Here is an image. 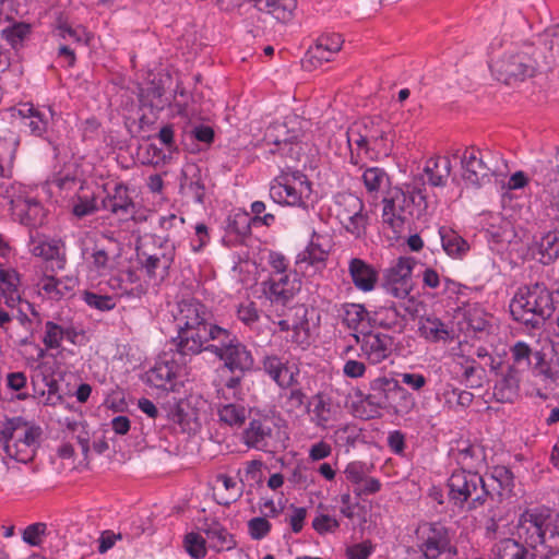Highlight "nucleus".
<instances>
[{"label":"nucleus","mask_w":559,"mask_h":559,"mask_svg":"<svg viewBox=\"0 0 559 559\" xmlns=\"http://www.w3.org/2000/svg\"><path fill=\"white\" fill-rule=\"evenodd\" d=\"M174 319L177 335L169 341L173 362L186 365L192 357L206 352L222 361L223 367L231 373L253 368L251 352L234 332L216 324L212 320V312L200 300H180Z\"/></svg>","instance_id":"1"},{"label":"nucleus","mask_w":559,"mask_h":559,"mask_svg":"<svg viewBox=\"0 0 559 559\" xmlns=\"http://www.w3.org/2000/svg\"><path fill=\"white\" fill-rule=\"evenodd\" d=\"M514 320L539 329L555 312V301L550 289L543 282L520 287L510 304Z\"/></svg>","instance_id":"2"},{"label":"nucleus","mask_w":559,"mask_h":559,"mask_svg":"<svg viewBox=\"0 0 559 559\" xmlns=\"http://www.w3.org/2000/svg\"><path fill=\"white\" fill-rule=\"evenodd\" d=\"M516 536L528 547L559 549V513L550 509L526 510L519 518Z\"/></svg>","instance_id":"3"},{"label":"nucleus","mask_w":559,"mask_h":559,"mask_svg":"<svg viewBox=\"0 0 559 559\" xmlns=\"http://www.w3.org/2000/svg\"><path fill=\"white\" fill-rule=\"evenodd\" d=\"M492 70L499 81L511 85L534 76L536 63L527 53L519 52L497 61Z\"/></svg>","instance_id":"4"},{"label":"nucleus","mask_w":559,"mask_h":559,"mask_svg":"<svg viewBox=\"0 0 559 559\" xmlns=\"http://www.w3.org/2000/svg\"><path fill=\"white\" fill-rule=\"evenodd\" d=\"M282 332L287 342L294 343L298 346L309 345V323L307 320V308L297 304L282 310Z\"/></svg>","instance_id":"5"},{"label":"nucleus","mask_w":559,"mask_h":559,"mask_svg":"<svg viewBox=\"0 0 559 559\" xmlns=\"http://www.w3.org/2000/svg\"><path fill=\"white\" fill-rule=\"evenodd\" d=\"M354 336L356 343L360 344L361 355L372 365L382 362L392 354L394 340L388 334L361 330V336Z\"/></svg>","instance_id":"6"},{"label":"nucleus","mask_w":559,"mask_h":559,"mask_svg":"<svg viewBox=\"0 0 559 559\" xmlns=\"http://www.w3.org/2000/svg\"><path fill=\"white\" fill-rule=\"evenodd\" d=\"M27 247L33 255L46 261H55L57 269H64L67 262L64 243L60 239L48 240L38 230H29Z\"/></svg>","instance_id":"7"},{"label":"nucleus","mask_w":559,"mask_h":559,"mask_svg":"<svg viewBox=\"0 0 559 559\" xmlns=\"http://www.w3.org/2000/svg\"><path fill=\"white\" fill-rule=\"evenodd\" d=\"M167 243V241H165ZM162 252L148 254L145 251L138 252L139 263L150 280H165L175 260V246L159 245Z\"/></svg>","instance_id":"8"},{"label":"nucleus","mask_w":559,"mask_h":559,"mask_svg":"<svg viewBox=\"0 0 559 559\" xmlns=\"http://www.w3.org/2000/svg\"><path fill=\"white\" fill-rule=\"evenodd\" d=\"M43 430L39 426L29 424L21 416L7 418L0 429V443L2 445L13 442H35L40 440Z\"/></svg>","instance_id":"9"},{"label":"nucleus","mask_w":559,"mask_h":559,"mask_svg":"<svg viewBox=\"0 0 559 559\" xmlns=\"http://www.w3.org/2000/svg\"><path fill=\"white\" fill-rule=\"evenodd\" d=\"M462 178L465 182L479 188L485 180H490V168L480 156V148L467 146L461 157Z\"/></svg>","instance_id":"10"},{"label":"nucleus","mask_w":559,"mask_h":559,"mask_svg":"<svg viewBox=\"0 0 559 559\" xmlns=\"http://www.w3.org/2000/svg\"><path fill=\"white\" fill-rule=\"evenodd\" d=\"M477 473L465 469L454 471L448 479L449 500L454 507L463 509L471 500V490L475 488Z\"/></svg>","instance_id":"11"},{"label":"nucleus","mask_w":559,"mask_h":559,"mask_svg":"<svg viewBox=\"0 0 559 559\" xmlns=\"http://www.w3.org/2000/svg\"><path fill=\"white\" fill-rule=\"evenodd\" d=\"M255 219L247 212H237L229 215L226 219L225 235L222 238L223 245L227 248L243 245L251 235V225Z\"/></svg>","instance_id":"12"},{"label":"nucleus","mask_w":559,"mask_h":559,"mask_svg":"<svg viewBox=\"0 0 559 559\" xmlns=\"http://www.w3.org/2000/svg\"><path fill=\"white\" fill-rule=\"evenodd\" d=\"M419 548L435 559H438L441 554L447 551L456 554V548L451 546V537L448 527L438 522L428 525Z\"/></svg>","instance_id":"13"},{"label":"nucleus","mask_w":559,"mask_h":559,"mask_svg":"<svg viewBox=\"0 0 559 559\" xmlns=\"http://www.w3.org/2000/svg\"><path fill=\"white\" fill-rule=\"evenodd\" d=\"M282 188H284L287 199L282 201V205L304 206L305 202L301 194L310 189V182L307 176L300 170H292L287 166V171L282 169Z\"/></svg>","instance_id":"14"},{"label":"nucleus","mask_w":559,"mask_h":559,"mask_svg":"<svg viewBox=\"0 0 559 559\" xmlns=\"http://www.w3.org/2000/svg\"><path fill=\"white\" fill-rule=\"evenodd\" d=\"M376 326L403 332L406 326L405 313L396 304L379 307L368 318V329Z\"/></svg>","instance_id":"15"},{"label":"nucleus","mask_w":559,"mask_h":559,"mask_svg":"<svg viewBox=\"0 0 559 559\" xmlns=\"http://www.w3.org/2000/svg\"><path fill=\"white\" fill-rule=\"evenodd\" d=\"M111 289L118 290L121 297L141 298L146 288L135 271L128 269L121 271L118 275L111 276L108 281Z\"/></svg>","instance_id":"16"},{"label":"nucleus","mask_w":559,"mask_h":559,"mask_svg":"<svg viewBox=\"0 0 559 559\" xmlns=\"http://www.w3.org/2000/svg\"><path fill=\"white\" fill-rule=\"evenodd\" d=\"M20 135L11 129H0V177H10L14 165Z\"/></svg>","instance_id":"17"},{"label":"nucleus","mask_w":559,"mask_h":559,"mask_svg":"<svg viewBox=\"0 0 559 559\" xmlns=\"http://www.w3.org/2000/svg\"><path fill=\"white\" fill-rule=\"evenodd\" d=\"M13 214L19 216L21 224L29 227V230H37V227L44 224L47 215L39 201L27 197L19 201Z\"/></svg>","instance_id":"18"},{"label":"nucleus","mask_w":559,"mask_h":559,"mask_svg":"<svg viewBox=\"0 0 559 559\" xmlns=\"http://www.w3.org/2000/svg\"><path fill=\"white\" fill-rule=\"evenodd\" d=\"M396 379L379 377L370 382L369 393L364 397V402L369 406L390 409V397L396 385Z\"/></svg>","instance_id":"19"},{"label":"nucleus","mask_w":559,"mask_h":559,"mask_svg":"<svg viewBox=\"0 0 559 559\" xmlns=\"http://www.w3.org/2000/svg\"><path fill=\"white\" fill-rule=\"evenodd\" d=\"M500 374L501 379L493 388V396L499 403H513L519 396L522 372L507 367V370Z\"/></svg>","instance_id":"20"},{"label":"nucleus","mask_w":559,"mask_h":559,"mask_svg":"<svg viewBox=\"0 0 559 559\" xmlns=\"http://www.w3.org/2000/svg\"><path fill=\"white\" fill-rule=\"evenodd\" d=\"M104 210L112 214L132 215L134 212V202L129 195V189L123 183H116L112 192L108 193L102 201Z\"/></svg>","instance_id":"21"},{"label":"nucleus","mask_w":559,"mask_h":559,"mask_svg":"<svg viewBox=\"0 0 559 559\" xmlns=\"http://www.w3.org/2000/svg\"><path fill=\"white\" fill-rule=\"evenodd\" d=\"M200 531L206 535L211 547L218 551L236 546L234 536L217 520H204Z\"/></svg>","instance_id":"22"},{"label":"nucleus","mask_w":559,"mask_h":559,"mask_svg":"<svg viewBox=\"0 0 559 559\" xmlns=\"http://www.w3.org/2000/svg\"><path fill=\"white\" fill-rule=\"evenodd\" d=\"M20 285L21 276L19 272L0 263V293L4 296L5 304L12 309L22 300Z\"/></svg>","instance_id":"23"},{"label":"nucleus","mask_w":559,"mask_h":559,"mask_svg":"<svg viewBox=\"0 0 559 559\" xmlns=\"http://www.w3.org/2000/svg\"><path fill=\"white\" fill-rule=\"evenodd\" d=\"M348 271L354 285L358 289L362 292L373 289L378 280V272L370 264L361 259L354 258L349 262Z\"/></svg>","instance_id":"24"},{"label":"nucleus","mask_w":559,"mask_h":559,"mask_svg":"<svg viewBox=\"0 0 559 559\" xmlns=\"http://www.w3.org/2000/svg\"><path fill=\"white\" fill-rule=\"evenodd\" d=\"M419 332L426 340L437 343L453 340L452 331L448 325L433 314L419 318Z\"/></svg>","instance_id":"25"},{"label":"nucleus","mask_w":559,"mask_h":559,"mask_svg":"<svg viewBox=\"0 0 559 559\" xmlns=\"http://www.w3.org/2000/svg\"><path fill=\"white\" fill-rule=\"evenodd\" d=\"M536 251L542 264L549 265L555 262L559 258V230L554 229L545 233L536 241Z\"/></svg>","instance_id":"26"},{"label":"nucleus","mask_w":559,"mask_h":559,"mask_svg":"<svg viewBox=\"0 0 559 559\" xmlns=\"http://www.w3.org/2000/svg\"><path fill=\"white\" fill-rule=\"evenodd\" d=\"M164 93V87L155 83L141 88L139 93L140 109H148L154 115L160 112L166 106Z\"/></svg>","instance_id":"27"},{"label":"nucleus","mask_w":559,"mask_h":559,"mask_svg":"<svg viewBox=\"0 0 559 559\" xmlns=\"http://www.w3.org/2000/svg\"><path fill=\"white\" fill-rule=\"evenodd\" d=\"M371 311H368L365 306L359 304H345L343 306V322L348 329L354 331L361 330L368 331V318Z\"/></svg>","instance_id":"28"},{"label":"nucleus","mask_w":559,"mask_h":559,"mask_svg":"<svg viewBox=\"0 0 559 559\" xmlns=\"http://www.w3.org/2000/svg\"><path fill=\"white\" fill-rule=\"evenodd\" d=\"M439 235L442 248L451 257H462L469 249L467 241L449 227H440Z\"/></svg>","instance_id":"29"},{"label":"nucleus","mask_w":559,"mask_h":559,"mask_svg":"<svg viewBox=\"0 0 559 559\" xmlns=\"http://www.w3.org/2000/svg\"><path fill=\"white\" fill-rule=\"evenodd\" d=\"M265 259L272 266L273 272L267 280L262 282V290L267 299L272 302H277L280 300V282L273 275L280 274V253L267 250Z\"/></svg>","instance_id":"30"},{"label":"nucleus","mask_w":559,"mask_h":559,"mask_svg":"<svg viewBox=\"0 0 559 559\" xmlns=\"http://www.w3.org/2000/svg\"><path fill=\"white\" fill-rule=\"evenodd\" d=\"M451 162L449 157H437L428 160L425 168L429 182L435 187H442L451 173Z\"/></svg>","instance_id":"31"},{"label":"nucleus","mask_w":559,"mask_h":559,"mask_svg":"<svg viewBox=\"0 0 559 559\" xmlns=\"http://www.w3.org/2000/svg\"><path fill=\"white\" fill-rule=\"evenodd\" d=\"M344 203L346 206L353 209V213L347 216V223L345 224V228L347 231L359 236L365 226L366 217L362 214L364 203L362 201L355 195H347L344 198Z\"/></svg>","instance_id":"32"},{"label":"nucleus","mask_w":559,"mask_h":559,"mask_svg":"<svg viewBox=\"0 0 559 559\" xmlns=\"http://www.w3.org/2000/svg\"><path fill=\"white\" fill-rule=\"evenodd\" d=\"M40 445V440L35 442H13L2 445L4 453L10 457L21 463H28L33 461L36 455V450Z\"/></svg>","instance_id":"33"},{"label":"nucleus","mask_w":559,"mask_h":559,"mask_svg":"<svg viewBox=\"0 0 559 559\" xmlns=\"http://www.w3.org/2000/svg\"><path fill=\"white\" fill-rule=\"evenodd\" d=\"M499 559H534L530 550L513 538H504L497 544Z\"/></svg>","instance_id":"34"},{"label":"nucleus","mask_w":559,"mask_h":559,"mask_svg":"<svg viewBox=\"0 0 559 559\" xmlns=\"http://www.w3.org/2000/svg\"><path fill=\"white\" fill-rule=\"evenodd\" d=\"M320 236L316 231L306 249L298 255L299 261L308 262L310 265L320 267L324 266L329 251L325 250L321 243L318 242Z\"/></svg>","instance_id":"35"},{"label":"nucleus","mask_w":559,"mask_h":559,"mask_svg":"<svg viewBox=\"0 0 559 559\" xmlns=\"http://www.w3.org/2000/svg\"><path fill=\"white\" fill-rule=\"evenodd\" d=\"M389 401L390 409H392L396 415H406L415 406L414 396L405 388H403L399 381H396V385L393 389Z\"/></svg>","instance_id":"36"},{"label":"nucleus","mask_w":559,"mask_h":559,"mask_svg":"<svg viewBox=\"0 0 559 559\" xmlns=\"http://www.w3.org/2000/svg\"><path fill=\"white\" fill-rule=\"evenodd\" d=\"M217 415L221 423L239 428L247 419V409L242 405L228 403L218 407Z\"/></svg>","instance_id":"37"},{"label":"nucleus","mask_w":559,"mask_h":559,"mask_svg":"<svg viewBox=\"0 0 559 559\" xmlns=\"http://www.w3.org/2000/svg\"><path fill=\"white\" fill-rule=\"evenodd\" d=\"M271 428L265 426L261 420L253 419L243 431V439L246 444L252 448L264 447L265 439L271 436Z\"/></svg>","instance_id":"38"},{"label":"nucleus","mask_w":559,"mask_h":559,"mask_svg":"<svg viewBox=\"0 0 559 559\" xmlns=\"http://www.w3.org/2000/svg\"><path fill=\"white\" fill-rule=\"evenodd\" d=\"M489 481L497 484L499 490L497 491V501L501 502L503 497L511 493L513 484V474L506 466H496L492 468Z\"/></svg>","instance_id":"39"},{"label":"nucleus","mask_w":559,"mask_h":559,"mask_svg":"<svg viewBox=\"0 0 559 559\" xmlns=\"http://www.w3.org/2000/svg\"><path fill=\"white\" fill-rule=\"evenodd\" d=\"M413 266L414 260L412 258L401 257L395 265L386 270L382 284H396L397 282H404V280H412Z\"/></svg>","instance_id":"40"},{"label":"nucleus","mask_w":559,"mask_h":559,"mask_svg":"<svg viewBox=\"0 0 559 559\" xmlns=\"http://www.w3.org/2000/svg\"><path fill=\"white\" fill-rule=\"evenodd\" d=\"M56 31L58 32V36L62 39L69 38L76 44H87L88 41V33L86 32V28L82 25L72 27L62 14L57 19Z\"/></svg>","instance_id":"41"},{"label":"nucleus","mask_w":559,"mask_h":559,"mask_svg":"<svg viewBox=\"0 0 559 559\" xmlns=\"http://www.w3.org/2000/svg\"><path fill=\"white\" fill-rule=\"evenodd\" d=\"M512 355V364L508 365V367L512 369H516L520 372H525L532 366V356L533 350L531 347L524 342H516L511 347Z\"/></svg>","instance_id":"42"},{"label":"nucleus","mask_w":559,"mask_h":559,"mask_svg":"<svg viewBox=\"0 0 559 559\" xmlns=\"http://www.w3.org/2000/svg\"><path fill=\"white\" fill-rule=\"evenodd\" d=\"M490 486L484 478L477 473L475 488L471 490V500L467 502L466 509L468 511L475 510L483 507L485 502L490 499L493 501V492Z\"/></svg>","instance_id":"43"},{"label":"nucleus","mask_w":559,"mask_h":559,"mask_svg":"<svg viewBox=\"0 0 559 559\" xmlns=\"http://www.w3.org/2000/svg\"><path fill=\"white\" fill-rule=\"evenodd\" d=\"M25 124L35 136L44 138L49 124V117L46 112L34 106H27V120Z\"/></svg>","instance_id":"44"},{"label":"nucleus","mask_w":559,"mask_h":559,"mask_svg":"<svg viewBox=\"0 0 559 559\" xmlns=\"http://www.w3.org/2000/svg\"><path fill=\"white\" fill-rule=\"evenodd\" d=\"M73 281H62L55 277H48L43 284V289L50 295L51 298L59 300L71 297L73 290Z\"/></svg>","instance_id":"45"},{"label":"nucleus","mask_w":559,"mask_h":559,"mask_svg":"<svg viewBox=\"0 0 559 559\" xmlns=\"http://www.w3.org/2000/svg\"><path fill=\"white\" fill-rule=\"evenodd\" d=\"M31 34V25L24 22L14 23L1 31L2 37L13 49L22 46L25 38Z\"/></svg>","instance_id":"46"},{"label":"nucleus","mask_w":559,"mask_h":559,"mask_svg":"<svg viewBox=\"0 0 559 559\" xmlns=\"http://www.w3.org/2000/svg\"><path fill=\"white\" fill-rule=\"evenodd\" d=\"M307 121L297 115H288L285 117L282 126L286 129L285 138L282 142L299 141L304 135V129Z\"/></svg>","instance_id":"47"},{"label":"nucleus","mask_w":559,"mask_h":559,"mask_svg":"<svg viewBox=\"0 0 559 559\" xmlns=\"http://www.w3.org/2000/svg\"><path fill=\"white\" fill-rule=\"evenodd\" d=\"M82 299L88 307L103 312L115 309L117 305L115 297L100 295L90 290L83 292Z\"/></svg>","instance_id":"48"},{"label":"nucleus","mask_w":559,"mask_h":559,"mask_svg":"<svg viewBox=\"0 0 559 559\" xmlns=\"http://www.w3.org/2000/svg\"><path fill=\"white\" fill-rule=\"evenodd\" d=\"M332 56V52L325 49L318 38L316 45L308 49L306 57L302 59V64L304 67H321L324 62L331 61Z\"/></svg>","instance_id":"49"},{"label":"nucleus","mask_w":559,"mask_h":559,"mask_svg":"<svg viewBox=\"0 0 559 559\" xmlns=\"http://www.w3.org/2000/svg\"><path fill=\"white\" fill-rule=\"evenodd\" d=\"M396 200H399V195L392 199H384L382 219L383 223L388 224L394 233H400L404 225V217L395 212Z\"/></svg>","instance_id":"50"},{"label":"nucleus","mask_w":559,"mask_h":559,"mask_svg":"<svg viewBox=\"0 0 559 559\" xmlns=\"http://www.w3.org/2000/svg\"><path fill=\"white\" fill-rule=\"evenodd\" d=\"M464 319L474 332H484L489 325L487 313L477 306L468 307L464 312Z\"/></svg>","instance_id":"51"},{"label":"nucleus","mask_w":559,"mask_h":559,"mask_svg":"<svg viewBox=\"0 0 559 559\" xmlns=\"http://www.w3.org/2000/svg\"><path fill=\"white\" fill-rule=\"evenodd\" d=\"M63 340V325L58 324L53 321H47L45 323V335L43 343L48 349H57L61 346Z\"/></svg>","instance_id":"52"},{"label":"nucleus","mask_w":559,"mask_h":559,"mask_svg":"<svg viewBox=\"0 0 559 559\" xmlns=\"http://www.w3.org/2000/svg\"><path fill=\"white\" fill-rule=\"evenodd\" d=\"M175 371L173 366L168 362L159 366H155L148 374V381L156 388H164L167 382H171L175 379Z\"/></svg>","instance_id":"53"},{"label":"nucleus","mask_w":559,"mask_h":559,"mask_svg":"<svg viewBox=\"0 0 559 559\" xmlns=\"http://www.w3.org/2000/svg\"><path fill=\"white\" fill-rule=\"evenodd\" d=\"M187 552L194 559H202L206 555L205 539L198 533H188L185 536Z\"/></svg>","instance_id":"54"},{"label":"nucleus","mask_w":559,"mask_h":559,"mask_svg":"<svg viewBox=\"0 0 559 559\" xmlns=\"http://www.w3.org/2000/svg\"><path fill=\"white\" fill-rule=\"evenodd\" d=\"M389 177L386 173L379 167H371L365 170L362 180L368 192H377L381 188L384 180Z\"/></svg>","instance_id":"55"},{"label":"nucleus","mask_w":559,"mask_h":559,"mask_svg":"<svg viewBox=\"0 0 559 559\" xmlns=\"http://www.w3.org/2000/svg\"><path fill=\"white\" fill-rule=\"evenodd\" d=\"M306 378L301 376L299 368L293 364L287 366L282 364V389L284 384L290 389H301L302 380Z\"/></svg>","instance_id":"56"},{"label":"nucleus","mask_w":559,"mask_h":559,"mask_svg":"<svg viewBox=\"0 0 559 559\" xmlns=\"http://www.w3.org/2000/svg\"><path fill=\"white\" fill-rule=\"evenodd\" d=\"M155 138L158 139L160 144L166 147L169 158H171L173 154L179 152L178 145L175 141V127L173 123L163 126L158 133H156Z\"/></svg>","instance_id":"57"},{"label":"nucleus","mask_w":559,"mask_h":559,"mask_svg":"<svg viewBox=\"0 0 559 559\" xmlns=\"http://www.w3.org/2000/svg\"><path fill=\"white\" fill-rule=\"evenodd\" d=\"M20 192L21 188L11 182L3 181L0 183V200H4L11 206L12 212L17 206L19 201L24 198Z\"/></svg>","instance_id":"58"},{"label":"nucleus","mask_w":559,"mask_h":559,"mask_svg":"<svg viewBox=\"0 0 559 559\" xmlns=\"http://www.w3.org/2000/svg\"><path fill=\"white\" fill-rule=\"evenodd\" d=\"M267 516L253 518L248 522L249 535L252 539H262L271 531V524L266 520Z\"/></svg>","instance_id":"59"},{"label":"nucleus","mask_w":559,"mask_h":559,"mask_svg":"<svg viewBox=\"0 0 559 559\" xmlns=\"http://www.w3.org/2000/svg\"><path fill=\"white\" fill-rule=\"evenodd\" d=\"M47 526L45 523L37 522L28 525L23 532V540L31 546H39L41 537L45 535Z\"/></svg>","instance_id":"60"},{"label":"nucleus","mask_w":559,"mask_h":559,"mask_svg":"<svg viewBox=\"0 0 559 559\" xmlns=\"http://www.w3.org/2000/svg\"><path fill=\"white\" fill-rule=\"evenodd\" d=\"M312 527L317 533L323 535L334 533L340 527V522L328 514H319L313 519Z\"/></svg>","instance_id":"61"},{"label":"nucleus","mask_w":559,"mask_h":559,"mask_svg":"<svg viewBox=\"0 0 559 559\" xmlns=\"http://www.w3.org/2000/svg\"><path fill=\"white\" fill-rule=\"evenodd\" d=\"M91 259L93 269L96 270L98 273L103 272L108 267V251L97 242H95L94 247L92 248Z\"/></svg>","instance_id":"62"},{"label":"nucleus","mask_w":559,"mask_h":559,"mask_svg":"<svg viewBox=\"0 0 559 559\" xmlns=\"http://www.w3.org/2000/svg\"><path fill=\"white\" fill-rule=\"evenodd\" d=\"M190 133L194 140L204 144L206 147L211 146L215 140V131L211 126L202 123L194 126Z\"/></svg>","instance_id":"63"},{"label":"nucleus","mask_w":559,"mask_h":559,"mask_svg":"<svg viewBox=\"0 0 559 559\" xmlns=\"http://www.w3.org/2000/svg\"><path fill=\"white\" fill-rule=\"evenodd\" d=\"M373 551L370 540H364L346 548V557L348 559H368Z\"/></svg>","instance_id":"64"}]
</instances>
